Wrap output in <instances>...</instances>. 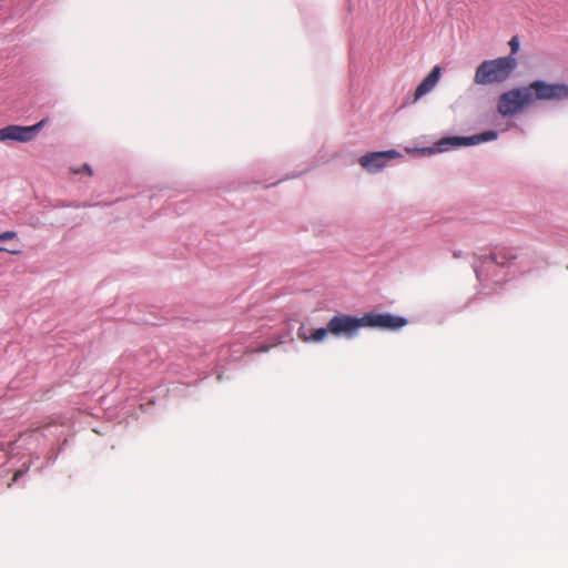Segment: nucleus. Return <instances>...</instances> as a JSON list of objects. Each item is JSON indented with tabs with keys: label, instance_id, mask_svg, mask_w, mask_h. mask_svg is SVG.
Returning a JSON list of instances; mask_svg holds the SVG:
<instances>
[{
	"label": "nucleus",
	"instance_id": "obj_1",
	"mask_svg": "<svg viewBox=\"0 0 568 568\" xmlns=\"http://www.w3.org/2000/svg\"><path fill=\"white\" fill-rule=\"evenodd\" d=\"M406 324V318L392 314L366 313L362 317L338 314L328 321V329L336 337L353 338L363 327L397 329Z\"/></svg>",
	"mask_w": 568,
	"mask_h": 568
},
{
	"label": "nucleus",
	"instance_id": "obj_2",
	"mask_svg": "<svg viewBox=\"0 0 568 568\" xmlns=\"http://www.w3.org/2000/svg\"><path fill=\"white\" fill-rule=\"evenodd\" d=\"M517 67L513 55L485 60L476 69L474 82L479 85H490L505 82Z\"/></svg>",
	"mask_w": 568,
	"mask_h": 568
},
{
	"label": "nucleus",
	"instance_id": "obj_3",
	"mask_svg": "<svg viewBox=\"0 0 568 568\" xmlns=\"http://www.w3.org/2000/svg\"><path fill=\"white\" fill-rule=\"evenodd\" d=\"M528 105H531V95L524 85L501 93L498 98L497 111L503 116H511Z\"/></svg>",
	"mask_w": 568,
	"mask_h": 568
},
{
	"label": "nucleus",
	"instance_id": "obj_4",
	"mask_svg": "<svg viewBox=\"0 0 568 568\" xmlns=\"http://www.w3.org/2000/svg\"><path fill=\"white\" fill-rule=\"evenodd\" d=\"M526 87L531 95V104L536 101H564L568 99V85L565 83H548L537 80Z\"/></svg>",
	"mask_w": 568,
	"mask_h": 568
},
{
	"label": "nucleus",
	"instance_id": "obj_5",
	"mask_svg": "<svg viewBox=\"0 0 568 568\" xmlns=\"http://www.w3.org/2000/svg\"><path fill=\"white\" fill-rule=\"evenodd\" d=\"M48 119H42L38 123L29 126L22 125H7L0 129V142L16 141L29 142L36 138L40 130L45 125Z\"/></svg>",
	"mask_w": 568,
	"mask_h": 568
},
{
	"label": "nucleus",
	"instance_id": "obj_6",
	"mask_svg": "<svg viewBox=\"0 0 568 568\" xmlns=\"http://www.w3.org/2000/svg\"><path fill=\"white\" fill-rule=\"evenodd\" d=\"M497 132L489 130L468 138L448 136L443 138L436 143V150L439 152L447 151L452 146L473 145L481 142L493 141L497 139Z\"/></svg>",
	"mask_w": 568,
	"mask_h": 568
},
{
	"label": "nucleus",
	"instance_id": "obj_7",
	"mask_svg": "<svg viewBox=\"0 0 568 568\" xmlns=\"http://www.w3.org/2000/svg\"><path fill=\"white\" fill-rule=\"evenodd\" d=\"M396 156H399V153L395 150L372 152L361 156L359 164L368 172H377L384 168L387 160Z\"/></svg>",
	"mask_w": 568,
	"mask_h": 568
},
{
	"label": "nucleus",
	"instance_id": "obj_8",
	"mask_svg": "<svg viewBox=\"0 0 568 568\" xmlns=\"http://www.w3.org/2000/svg\"><path fill=\"white\" fill-rule=\"evenodd\" d=\"M440 73H442L440 67L436 65L433 68L430 73L416 88L415 99H414L415 101H417L418 99H420L423 95L427 94L435 88V85L439 81Z\"/></svg>",
	"mask_w": 568,
	"mask_h": 568
},
{
	"label": "nucleus",
	"instance_id": "obj_9",
	"mask_svg": "<svg viewBox=\"0 0 568 568\" xmlns=\"http://www.w3.org/2000/svg\"><path fill=\"white\" fill-rule=\"evenodd\" d=\"M518 257L515 247H501L497 252H491L486 258L499 266H506Z\"/></svg>",
	"mask_w": 568,
	"mask_h": 568
},
{
	"label": "nucleus",
	"instance_id": "obj_10",
	"mask_svg": "<svg viewBox=\"0 0 568 568\" xmlns=\"http://www.w3.org/2000/svg\"><path fill=\"white\" fill-rule=\"evenodd\" d=\"M328 333H329L328 325L326 327L315 328L311 333L304 325H302L297 331V337L301 341L306 342V343H310V342L317 343V342L323 341L327 336Z\"/></svg>",
	"mask_w": 568,
	"mask_h": 568
},
{
	"label": "nucleus",
	"instance_id": "obj_11",
	"mask_svg": "<svg viewBox=\"0 0 568 568\" xmlns=\"http://www.w3.org/2000/svg\"><path fill=\"white\" fill-rule=\"evenodd\" d=\"M511 54H515L519 50V40L517 37H513L509 41Z\"/></svg>",
	"mask_w": 568,
	"mask_h": 568
},
{
	"label": "nucleus",
	"instance_id": "obj_12",
	"mask_svg": "<svg viewBox=\"0 0 568 568\" xmlns=\"http://www.w3.org/2000/svg\"><path fill=\"white\" fill-rule=\"evenodd\" d=\"M17 236V233L13 231H6L3 233H0V242H4L7 240H12Z\"/></svg>",
	"mask_w": 568,
	"mask_h": 568
},
{
	"label": "nucleus",
	"instance_id": "obj_13",
	"mask_svg": "<svg viewBox=\"0 0 568 568\" xmlns=\"http://www.w3.org/2000/svg\"><path fill=\"white\" fill-rule=\"evenodd\" d=\"M0 252H8L12 255H19L21 254V251L20 250H10V248H4V247H0Z\"/></svg>",
	"mask_w": 568,
	"mask_h": 568
},
{
	"label": "nucleus",
	"instance_id": "obj_14",
	"mask_svg": "<svg viewBox=\"0 0 568 568\" xmlns=\"http://www.w3.org/2000/svg\"><path fill=\"white\" fill-rule=\"evenodd\" d=\"M271 349V346L270 345H262L260 346L255 352L257 353H261V352H268Z\"/></svg>",
	"mask_w": 568,
	"mask_h": 568
},
{
	"label": "nucleus",
	"instance_id": "obj_15",
	"mask_svg": "<svg viewBox=\"0 0 568 568\" xmlns=\"http://www.w3.org/2000/svg\"><path fill=\"white\" fill-rule=\"evenodd\" d=\"M83 169H84L89 174H92L90 166L84 165V166H83Z\"/></svg>",
	"mask_w": 568,
	"mask_h": 568
}]
</instances>
